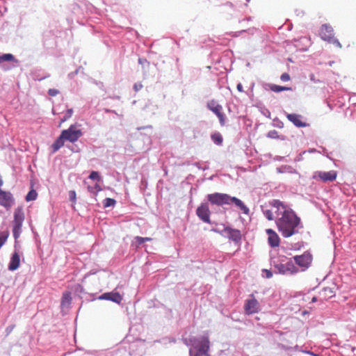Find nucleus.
Returning a JSON list of instances; mask_svg holds the SVG:
<instances>
[{"label": "nucleus", "instance_id": "20", "mask_svg": "<svg viewBox=\"0 0 356 356\" xmlns=\"http://www.w3.org/2000/svg\"><path fill=\"white\" fill-rule=\"evenodd\" d=\"M65 138L62 136V134L56 140V141L52 144L51 148L53 153L57 152L60 147L64 145Z\"/></svg>", "mask_w": 356, "mask_h": 356}, {"label": "nucleus", "instance_id": "35", "mask_svg": "<svg viewBox=\"0 0 356 356\" xmlns=\"http://www.w3.org/2000/svg\"><path fill=\"white\" fill-rule=\"evenodd\" d=\"M89 178L91 179H97V180L100 179L99 175L98 172L96 171L91 172V173L89 176Z\"/></svg>", "mask_w": 356, "mask_h": 356}, {"label": "nucleus", "instance_id": "30", "mask_svg": "<svg viewBox=\"0 0 356 356\" xmlns=\"http://www.w3.org/2000/svg\"><path fill=\"white\" fill-rule=\"evenodd\" d=\"M138 245H140L145 242L150 241H152L151 238L149 237H141V236H136L135 238Z\"/></svg>", "mask_w": 356, "mask_h": 356}, {"label": "nucleus", "instance_id": "4", "mask_svg": "<svg viewBox=\"0 0 356 356\" xmlns=\"http://www.w3.org/2000/svg\"><path fill=\"white\" fill-rule=\"evenodd\" d=\"M319 36L321 38L332 44L338 48H341V44L339 41L334 37V29L331 25L328 24H323L319 29Z\"/></svg>", "mask_w": 356, "mask_h": 356}, {"label": "nucleus", "instance_id": "39", "mask_svg": "<svg viewBox=\"0 0 356 356\" xmlns=\"http://www.w3.org/2000/svg\"><path fill=\"white\" fill-rule=\"evenodd\" d=\"M190 356H210L209 353H193L192 350H190L189 352Z\"/></svg>", "mask_w": 356, "mask_h": 356}, {"label": "nucleus", "instance_id": "17", "mask_svg": "<svg viewBox=\"0 0 356 356\" xmlns=\"http://www.w3.org/2000/svg\"><path fill=\"white\" fill-rule=\"evenodd\" d=\"M319 298L321 300H325L335 295V292L333 287H324L319 291Z\"/></svg>", "mask_w": 356, "mask_h": 356}, {"label": "nucleus", "instance_id": "16", "mask_svg": "<svg viewBox=\"0 0 356 356\" xmlns=\"http://www.w3.org/2000/svg\"><path fill=\"white\" fill-rule=\"evenodd\" d=\"M287 119L293 123L298 127H305L307 124L302 121V116L296 113H291L286 115Z\"/></svg>", "mask_w": 356, "mask_h": 356}, {"label": "nucleus", "instance_id": "9", "mask_svg": "<svg viewBox=\"0 0 356 356\" xmlns=\"http://www.w3.org/2000/svg\"><path fill=\"white\" fill-rule=\"evenodd\" d=\"M245 312L248 315H251L259 312L260 309V305L254 296L250 295V298L246 300L244 305Z\"/></svg>", "mask_w": 356, "mask_h": 356}, {"label": "nucleus", "instance_id": "14", "mask_svg": "<svg viewBox=\"0 0 356 356\" xmlns=\"http://www.w3.org/2000/svg\"><path fill=\"white\" fill-rule=\"evenodd\" d=\"M99 298L100 300H111L116 303H120L122 300V297L118 292L104 293Z\"/></svg>", "mask_w": 356, "mask_h": 356}, {"label": "nucleus", "instance_id": "3", "mask_svg": "<svg viewBox=\"0 0 356 356\" xmlns=\"http://www.w3.org/2000/svg\"><path fill=\"white\" fill-rule=\"evenodd\" d=\"M275 268L281 274L293 275L299 272V268L295 265L291 259H287L285 256H282L280 259V263L275 264Z\"/></svg>", "mask_w": 356, "mask_h": 356}, {"label": "nucleus", "instance_id": "21", "mask_svg": "<svg viewBox=\"0 0 356 356\" xmlns=\"http://www.w3.org/2000/svg\"><path fill=\"white\" fill-rule=\"evenodd\" d=\"M72 301L71 293L69 291H65L63 293L62 299H61V306L63 307H68Z\"/></svg>", "mask_w": 356, "mask_h": 356}, {"label": "nucleus", "instance_id": "10", "mask_svg": "<svg viewBox=\"0 0 356 356\" xmlns=\"http://www.w3.org/2000/svg\"><path fill=\"white\" fill-rule=\"evenodd\" d=\"M337 173L334 170L329 172L318 171L314 173V179H319L323 182L333 181L336 179Z\"/></svg>", "mask_w": 356, "mask_h": 356}, {"label": "nucleus", "instance_id": "40", "mask_svg": "<svg viewBox=\"0 0 356 356\" xmlns=\"http://www.w3.org/2000/svg\"><path fill=\"white\" fill-rule=\"evenodd\" d=\"M236 88H237V90H238L239 92H243V86H242V84H241V83H238V84H237Z\"/></svg>", "mask_w": 356, "mask_h": 356}, {"label": "nucleus", "instance_id": "33", "mask_svg": "<svg viewBox=\"0 0 356 356\" xmlns=\"http://www.w3.org/2000/svg\"><path fill=\"white\" fill-rule=\"evenodd\" d=\"M268 137L271 138H275V139L278 138H279L278 132L276 130L270 131L268 133Z\"/></svg>", "mask_w": 356, "mask_h": 356}, {"label": "nucleus", "instance_id": "27", "mask_svg": "<svg viewBox=\"0 0 356 356\" xmlns=\"http://www.w3.org/2000/svg\"><path fill=\"white\" fill-rule=\"evenodd\" d=\"M8 236L9 232L8 231L2 232L0 233V248L6 243Z\"/></svg>", "mask_w": 356, "mask_h": 356}, {"label": "nucleus", "instance_id": "1", "mask_svg": "<svg viewBox=\"0 0 356 356\" xmlns=\"http://www.w3.org/2000/svg\"><path fill=\"white\" fill-rule=\"evenodd\" d=\"M270 204L275 209V223L282 236L289 238L297 233L300 218L295 212L279 200H273Z\"/></svg>", "mask_w": 356, "mask_h": 356}, {"label": "nucleus", "instance_id": "41", "mask_svg": "<svg viewBox=\"0 0 356 356\" xmlns=\"http://www.w3.org/2000/svg\"><path fill=\"white\" fill-rule=\"evenodd\" d=\"M264 271H265V273H266V277H267V278H270V277H272V275H272V273H271L270 270H265Z\"/></svg>", "mask_w": 356, "mask_h": 356}, {"label": "nucleus", "instance_id": "15", "mask_svg": "<svg viewBox=\"0 0 356 356\" xmlns=\"http://www.w3.org/2000/svg\"><path fill=\"white\" fill-rule=\"evenodd\" d=\"M224 232L227 234L229 239L235 242H238L241 239V232L238 229L225 227Z\"/></svg>", "mask_w": 356, "mask_h": 356}, {"label": "nucleus", "instance_id": "36", "mask_svg": "<svg viewBox=\"0 0 356 356\" xmlns=\"http://www.w3.org/2000/svg\"><path fill=\"white\" fill-rule=\"evenodd\" d=\"M281 81L286 82L291 79L290 75L288 73H283L280 76Z\"/></svg>", "mask_w": 356, "mask_h": 356}, {"label": "nucleus", "instance_id": "37", "mask_svg": "<svg viewBox=\"0 0 356 356\" xmlns=\"http://www.w3.org/2000/svg\"><path fill=\"white\" fill-rule=\"evenodd\" d=\"M143 84L140 82H138L134 85V90L135 92H138L143 88Z\"/></svg>", "mask_w": 356, "mask_h": 356}, {"label": "nucleus", "instance_id": "43", "mask_svg": "<svg viewBox=\"0 0 356 356\" xmlns=\"http://www.w3.org/2000/svg\"><path fill=\"white\" fill-rule=\"evenodd\" d=\"M312 301L313 302H316V301H317V298H316V297H313V298H312Z\"/></svg>", "mask_w": 356, "mask_h": 356}, {"label": "nucleus", "instance_id": "18", "mask_svg": "<svg viewBox=\"0 0 356 356\" xmlns=\"http://www.w3.org/2000/svg\"><path fill=\"white\" fill-rule=\"evenodd\" d=\"M20 265V257L18 252H15L11 258L10 263L8 264V269L11 271L17 270Z\"/></svg>", "mask_w": 356, "mask_h": 356}, {"label": "nucleus", "instance_id": "5", "mask_svg": "<svg viewBox=\"0 0 356 356\" xmlns=\"http://www.w3.org/2000/svg\"><path fill=\"white\" fill-rule=\"evenodd\" d=\"M24 213L22 207H18L14 211V219L13 221V234L15 240L17 241L22 233V227L24 220Z\"/></svg>", "mask_w": 356, "mask_h": 356}, {"label": "nucleus", "instance_id": "8", "mask_svg": "<svg viewBox=\"0 0 356 356\" xmlns=\"http://www.w3.org/2000/svg\"><path fill=\"white\" fill-rule=\"evenodd\" d=\"M61 134L66 140L71 143L77 141L82 136L81 129H77L74 125H71L69 129L63 130Z\"/></svg>", "mask_w": 356, "mask_h": 356}, {"label": "nucleus", "instance_id": "25", "mask_svg": "<svg viewBox=\"0 0 356 356\" xmlns=\"http://www.w3.org/2000/svg\"><path fill=\"white\" fill-rule=\"evenodd\" d=\"M211 139L214 143L220 145L222 143V137L220 134L215 133L211 135Z\"/></svg>", "mask_w": 356, "mask_h": 356}, {"label": "nucleus", "instance_id": "12", "mask_svg": "<svg viewBox=\"0 0 356 356\" xmlns=\"http://www.w3.org/2000/svg\"><path fill=\"white\" fill-rule=\"evenodd\" d=\"M13 202V195L10 192L0 189V205L9 209Z\"/></svg>", "mask_w": 356, "mask_h": 356}, {"label": "nucleus", "instance_id": "26", "mask_svg": "<svg viewBox=\"0 0 356 356\" xmlns=\"http://www.w3.org/2000/svg\"><path fill=\"white\" fill-rule=\"evenodd\" d=\"M38 197V193L35 190L30 191L26 196V200L27 202L35 200Z\"/></svg>", "mask_w": 356, "mask_h": 356}, {"label": "nucleus", "instance_id": "23", "mask_svg": "<svg viewBox=\"0 0 356 356\" xmlns=\"http://www.w3.org/2000/svg\"><path fill=\"white\" fill-rule=\"evenodd\" d=\"M265 217L268 220H273L275 219V209L273 207L272 209H266L263 211Z\"/></svg>", "mask_w": 356, "mask_h": 356}, {"label": "nucleus", "instance_id": "11", "mask_svg": "<svg viewBox=\"0 0 356 356\" xmlns=\"http://www.w3.org/2000/svg\"><path fill=\"white\" fill-rule=\"evenodd\" d=\"M210 213L207 204H202L196 210L197 216L204 222L210 223Z\"/></svg>", "mask_w": 356, "mask_h": 356}, {"label": "nucleus", "instance_id": "7", "mask_svg": "<svg viewBox=\"0 0 356 356\" xmlns=\"http://www.w3.org/2000/svg\"><path fill=\"white\" fill-rule=\"evenodd\" d=\"M193 348L195 353H209L210 348V341L207 336H202L195 339L193 342Z\"/></svg>", "mask_w": 356, "mask_h": 356}, {"label": "nucleus", "instance_id": "34", "mask_svg": "<svg viewBox=\"0 0 356 356\" xmlns=\"http://www.w3.org/2000/svg\"><path fill=\"white\" fill-rule=\"evenodd\" d=\"M218 105L219 104L218 103H216L215 101L212 100L207 104V107L210 111H212L213 109H214V108H216Z\"/></svg>", "mask_w": 356, "mask_h": 356}, {"label": "nucleus", "instance_id": "28", "mask_svg": "<svg viewBox=\"0 0 356 356\" xmlns=\"http://www.w3.org/2000/svg\"><path fill=\"white\" fill-rule=\"evenodd\" d=\"M72 113H73V110L72 108L68 109L66 111L64 117L60 120L59 127L61 125L62 123H63L64 122L70 118H71V116L72 115Z\"/></svg>", "mask_w": 356, "mask_h": 356}, {"label": "nucleus", "instance_id": "22", "mask_svg": "<svg viewBox=\"0 0 356 356\" xmlns=\"http://www.w3.org/2000/svg\"><path fill=\"white\" fill-rule=\"evenodd\" d=\"M270 89L275 92H280L284 90H291V88L281 86L275 84H272L270 86Z\"/></svg>", "mask_w": 356, "mask_h": 356}, {"label": "nucleus", "instance_id": "31", "mask_svg": "<svg viewBox=\"0 0 356 356\" xmlns=\"http://www.w3.org/2000/svg\"><path fill=\"white\" fill-rule=\"evenodd\" d=\"M88 189L91 193H96V192H99V191H102V188L100 187V186L98 184H96L95 185V186H93V187L88 186Z\"/></svg>", "mask_w": 356, "mask_h": 356}, {"label": "nucleus", "instance_id": "32", "mask_svg": "<svg viewBox=\"0 0 356 356\" xmlns=\"http://www.w3.org/2000/svg\"><path fill=\"white\" fill-rule=\"evenodd\" d=\"M69 197H70V201H72V202L75 203L76 201V192L74 191H70L69 192Z\"/></svg>", "mask_w": 356, "mask_h": 356}, {"label": "nucleus", "instance_id": "19", "mask_svg": "<svg viewBox=\"0 0 356 356\" xmlns=\"http://www.w3.org/2000/svg\"><path fill=\"white\" fill-rule=\"evenodd\" d=\"M213 112L218 118L219 122L221 126H224L225 124V116L222 112V107L221 105H218L216 108H214L211 111Z\"/></svg>", "mask_w": 356, "mask_h": 356}, {"label": "nucleus", "instance_id": "38", "mask_svg": "<svg viewBox=\"0 0 356 356\" xmlns=\"http://www.w3.org/2000/svg\"><path fill=\"white\" fill-rule=\"evenodd\" d=\"M58 92V90L54 88H51L48 90V94L52 97L57 95Z\"/></svg>", "mask_w": 356, "mask_h": 356}, {"label": "nucleus", "instance_id": "24", "mask_svg": "<svg viewBox=\"0 0 356 356\" xmlns=\"http://www.w3.org/2000/svg\"><path fill=\"white\" fill-rule=\"evenodd\" d=\"M14 56L11 54H5L0 56V63L5 61H15Z\"/></svg>", "mask_w": 356, "mask_h": 356}, {"label": "nucleus", "instance_id": "13", "mask_svg": "<svg viewBox=\"0 0 356 356\" xmlns=\"http://www.w3.org/2000/svg\"><path fill=\"white\" fill-rule=\"evenodd\" d=\"M268 234V242L270 247L275 248L280 245V238L277 234L272 229H267L266 230Z\"/></svg>", "mask_w": 356, "mask_h": 356}, {"label": "nucleus", "instance_id": "2", "mask_svg": "<svg viewBox=\"0 0 356 356\" xmlns=\"http://www.w3.org/2000/svg\"><path fill=\"white\" fill-rule=\"evenodd\" d=\"M207 200L211 204L218 206L233 204L240 209L244 214H248L250 211L248 207L241 200L236 197H232L226 193H214L209 194L207 195Z\"/></svg>", "mask_w": 356, "mask_h": 356}, {"label": "nucleus", "instance_id": "42", "mask_svg": "<svg viewBox=\"0 0 356 356\" xmlns=\"http://www.w3.org/2000/svg\"><path fill=\"white\" fill-rule=\"evenodd\" d=\"M310 79H311L312 81H313L314 82H315V83H318V82H320V81H319L318 79V80H316L315 76H314V74H312V75L310 76Z\"/></svg>", "mask_w": 356, "mask_h": 356}, {"label": "nucleus", "instance_id": "29", "mask_svg": "<svg viewBox=\"0 0 356 356\" xmlns=\"http://www.w3.org/2000/svg\"><path fill=\"white\" fill-rule=\"evenodd\" d=\"M115 204V200L112 198H106L104 201V206L105 207H108L111 206H114Z\"/></svg>", "mask_w": 356, "mask_h": 356}, {"label": "nucleus", "instance_id": "6", "mask_svg": "<svg viewBox=\"0 0 356 356\" xmlns=\"http://www.w3.org/2000/svg\"><path fill=\"white\" fill-rule=\"evenodd\" d=\"M294 262L301 268V270L304 271L307 269L312 264L313 257L309 252H305L301 255L293 257Z\"/></svg>", "mask_w": 356, "mask_h": 356}, {"label": "nucleus", "instance_id": "44", "mask_svg": "<svg viewBox=\"0 0 356 356\" xmlns=\"http://www.w3.org/2000/svg\"><path fill=\"white\" fill-rule=\"evenodd\" d=\"M3 184V181L1 179H0V186H1Z\"/></svg>", "mask_w": 356, "mask_h": 356}]
</instances>
